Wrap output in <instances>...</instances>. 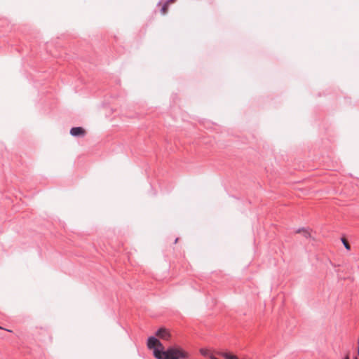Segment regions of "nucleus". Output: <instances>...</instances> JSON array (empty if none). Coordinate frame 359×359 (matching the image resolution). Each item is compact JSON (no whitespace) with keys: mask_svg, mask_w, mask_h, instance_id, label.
<instances>
[{"mask_svg":"<svg viewBox=\"0 0 359 359\" xmlns=\"http://www.w3.org/2000/svg\"><path fill=\"white\" fill-rule=\"evenodd\" d=\"M156 335L160 339L168 341L170 339V333L169 331L165 327H161L156 332Z\"/></svg>","mask_w":359,"mask_h":359,"instance_id":"2","label":"nucleus"},{"mask_svg":"<svg viewBox=\"0 0 359 359\" xmlns=\"http://www.w3.org/2000/svg\"><path fill=\"white\" fill-rule=\"evenodd\" d=\"M0 329H3V328L0 326Z\"/></svg>","mask_w":359,"mask_h":359,"instance_id":"14","label":"nucleus"},{"mask_svg":"<svg viewBox=\"0 0 359 359\" xmlns=\"http://www.w3.org/2000/svg\"><path fill=\"white\" fill-rule=\"evenodd\" d=\"M200 353L203 356H208V350L205 348H201Z\"/></svg>","mask_w":359,"mask_h":359,"instance_id":"8","label":"nucleus"},{"mask_svg":"<svg viewBox=\"0 0 359 359\" xmlns=\"http://www.w3.org/2000/svg\"><path fill=\"white\" fill-rule=\"evenodd\" d=\"M175 1L176 0H167L165 2L169 4L170 3L175 2Z\"/></svg>","mask_w":359,"mask_h":359,"instance_id":"9","label":"nucleus"},{"mask_svg":"<svg viewBox=\"0 0 359 359\" xmlns=\"http://www.w3.org/2000/svg\"><path fill=\"white\" fill-rule=\"evenodd\" d=\"M70 134L73 137L84 136L86 131L82 127H74L71 128Z\"/></svg>","mask_w":359,"mask_h":359,"instance_id":"3","label":"nucleus"},{"mask_svg":"<svg viewBox=\"0 0 359 359\" xmlns=\"http://www.w3.org/2000/svg\"><path fill=\"white\" fill-rule=\"evenodd\" d=\"M296 233H302L303 236L306 238L311 236L309 231L305 229H299L296 231Z\"/></svg>","mask_w":359,"mask_h":359,"instance_id":"5","label":"nucleus"},{"mask_svg":"<svg viewBox=\"0 0 359 359\" xmlns=\"http://www.w3.org/2000/svg\"><path fill=\"white\" fill-rule=\"evenodd\" d=\"M178 241V238H177L175 240V243H176Z\"/></svg>","mask_w":359,"mask_h":359,"instance_id":"12","label":"nucleus"},{"mask_svg":"<svg viewBox=\"0 0 359 359\" xmlns=\"http://www.w3.org/2000/svg\"><path fill=\"white\" fill-rule=\"evenodd\" d=\"M168 5H169V4H167L166 2H165V3L163 4L162 8H161V13H162L163 14H165V13H166L167 11H168Z\"/></svg>","mask_w":359,"mask_h":359,"instance_id":"6","label":"nucleus"},{"mask_svg":"<svg viewBox=\"0 0 359 359\" xmlns=\"http://www.w3.org/2000/svg\"><path fill=\"white\" fill-rule=\"evenodd\" d=\"M341 241H342L344 247L346 248V249L349 250L351 249V247H350V245L348 244V243L346 241V240L345 238H342Z\"/></svg>","mask_w":359,"mask_h":359,"instance_id":"7","label":"nucleus"},{"mask_svg":"<svg viewBox=\"0 0 359 359\" xmlns=\"http://www.w3.org/2000/svg\"><path fill=\"white\" fill-rule=\"evenodd\" d=\"M358 355L359 356V338L358 340Z\"/></svg>","mask_w":359,"mask_h":359,"instance_id":"10","label":"nucleus"},{"mask_svg":"<svg viewBox=\"0 0 359 359\" xmlns=\"http://www.w3.org/2000/svg\"><path fill=\"white\" fill-rule=\"evenodd\" d=\"M219 355L225 359H238L236 355H232L229 352H221Z\"/></svg>","mask_w":359,"mask_h":359,"instance_id":"4","label":"nucleus"},{"mask_svg":"<svg viewBox=\"0 0 359 359\" xmlns=\"http://www.w3.org/2000/svg\"><path fill=\"white\" fill-rule=\"evenodd\" d=\"M147 348L153 350V355L156 359H187L189 354L180 347L169 346L165 349L163 344L154 336L149 337Z\"/></svg>","mask_w":359,"mask_h":359,"instance_id":"1","label":"nucleus"},{"mask_svg":"<svg viewBox=\"0 0 359 359\" xmlns=\"http://www.w3.org/2000/svg\"><path fill=\"white\" fill-rule=\"evenodd\" d=\"M354 359H358V358L355 357Z\"/></svg>","mask_w":359,"mask_h":359,"instance_id":"13","label":"nucleus"},{"mask_svg":"<svg viewBox=\"0 0 359 359\" xmlns=\"http://www.w3.org/2000/svg\"><path fill=\"white\" fill-rule=\"evenodd\" d=\"M343 359H350L348 355H346Z\"/></svg>","mask_w":359,"mask_h":359,"instance_id":"11","label":"nucleus"}]
</instances>
